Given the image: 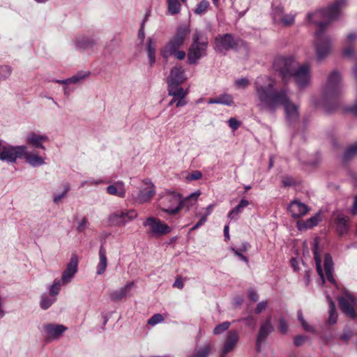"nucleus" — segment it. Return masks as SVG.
<instances>
[{
	"label": "nucleus",
	"mask_w": 357,
	"mask_h": 357,
	"mask_svg": "<svg viewBox=\"0 0 357 357\" xmlns=\"http://www.w3.org/2000/svg\"><path fill=\"white\" fill-rule=\"evenodd\" d=\"M12 68L9 66H0V80H6L12 73Z\"/></svg>",
	"instance_id": "37998d69"
},
{
	"label": "nucleus",
	"mask_w": 357,
	"mask_h": 357,
	"mask_svg": "<svg viewBox=\"0 0 357 357\" xmlns=\"http://www.w3.org/2000/svg\"><path fill=\"white\" fill-rule=\"evenodd\" d=\"M347 0H335L328 7L307 14L308 22L318 26L315 33L314 48L317 61L324 59L330 53L332 47L331 38L324 34L327 26L336 20L342 8L347 5Z\"/></svg>",
	"instance_id": "f03ea898"
},
{
	"label": "nucleus",
	"mask_w": 357,
	"mask_h": 357,
	"mask_svg": "<svg viewBox=\"0 0 357 357\" xmlns=\"http://www.w3.org/2000/svg\"><path fill=\"white\" fill-rule=\"evenodd\" d=\"M99 262L97 265V274L102 275L105 271L107 266V260L106 257V250L103 245H101L99 249Z\"/></svg>",
	"instance_id": "c85d7f7f"
},
{
	"label": "nucleus",
	"mask_w": 357,
	"mask_h": 357,
	"mask_svg": "<svg viewBox=\"0 0 357 357\" xmlns=\"http://www.w3.org/2000/svg\"><path fill=\"white\" fill-rule=\"evenodd\" d=\"M354 333L349 327L344 328L343 333L341 335V339L346 343L353 337Z\"/></svg>",
	"instance_id": "09e8293b"
},
{
	"label": "nucleus",
	"mask_w": 357,
	"mask_h": 357,
	"mask_svg": "<svg viewBox=\"0 0 357 357\" xmlns=\"http://www.w3.org/2000/svg\"><path fill=\"white\" fill-rule=\"evenodd\" d=\"M208 40L201 31L196 29L192 37V43L188 50L187 59L190 65H197L198 61L207 55Z\"/></svg>",
	"instance_id": "39448f33"
},
{
	"label": "nucleus",
	"mask_w": 357,
	"mask_h": 357,
	"mask_svg": "<svg viewBox=\"0 0 357 357\" xmlns=\"http://www.w3.org/2000/svg\"><path fill=\"white\" fill-rule=\"evenodd\" d=\"M356 39H357V33H355V32L350 33L349 34L347 35V37L346 39V43L348 45H350L351 43L355 41Z\"/></svg>",
	"instance_id": "e2e57ef3"
},
{
	"label": "nucleus",
	"mask_w": 357,
	"mask_h": 357,
	"mask_svg": "<svg viewBox=\"0 0 357 357\" xmlns=\"http://www.w3.org/2000/svg\"><path fill=\"white\" fill-rule=\"evenodd\" d=\"M349 218L342 215L339 214L335 221L337 231L340 235H344L349 231Z\"/></svg>",
	"instance_id": "cd10ccee"
},
{
	"label": "nucleus",
	"mask_w": 357,
	"mask_h": 357,
	"mask_svg": "<svg viewBox=\"0 0 357 357\" xmlns=\"http://www.w3.org/2000/svg\"><path fill=\"white\" fill-rule=\"evenodd\" d=\"M212 345L204 344L201 347H196L190 357H208L211 354Z\"/></svg>",
	"instance_id": "473e14b6"
},
{
	"label": "nucleus",
	"mask_w": 357,
	"mask_h": 357,
	"mask_svg": "<svg viewBox=\"0 0 357 357\" xmlns=\"http://www.w3.org/2000/svg\"><path fill=\"white\" fill-rule=\"evenodd\" d=\"M267 305H268L267 301L259 302L255 308V313L256 314L261 313L264 310H266Z\"/></svg>",
	"instance_id": "5fc2aeb1"
},
{
	"label": "nucleus",
	"mask_w": 357,
	"mask_h": 357,
	"mask_svg": "<svg viewBox=\"0 0 357 357\" xmlns=\"http://www.w3.org/2000/svg\"><path fill=\"white\" fill-rule=\"evenodd\" d=\"M357 155V142L349 146L344 153V162L349 161L354 156Z\"/></svg>",
	"instance_id": "c9c22d12"
},
{
	"label": "nucleus",
	"mask_w": 357,
	"mask_h": 357,
	"mask_svg": "<svg viewBox=\"0 0 357 357\" xmlns=\"http://www.w3.org/2000/svg\"><path fill=\"white\" fill-rule=\"evenodd\" d=\"M298 63L292 56L283 57L278 56L275 58L273 63V67L277 71L282 79V86H287L291 79V75L294 73Z\"/></svg>",
	"instance_id": "0eeeda50"
},
{
	"label": "nucleus",
	"mask_w": 357,
	"mask_h": 357,
	"mask_svg": "<svg viewBox=\"0 0 357 357\" xmlns=\"http://www.w3.org/2000/svg\"><path fill=\"white\" fill-rule=\"evenodd\" d=\"M218 104L231 106L234 101L231 95L225 93L218 96Z\"/></svg>",
	"instance_id": "a19ab883"
},
{
	"label": "nucleus",
	"mask_w": 357,
	"mask_h": 357,
	"mask_svg": "<svg viewBox=\"0 0 357 357\" xmlns=\"http://www.w3.org/2000/svg\"><path fill=\"white\" fill-rule=\"evenodd\" d=\"M134 282H129L121 289L110 291V298L114 301H121L129 294L131 289L134 287Z\"/></svg>",
	"instance_id": "b1692460"
},
{
	"label": "nucleus",
	"mask_w": 357,
	"mask_h": 357,
	"mask_svg": "<svg viewBox=\"0 0 357 357\" xmlns=\"http://www.w3.org/2000/svg\"><path fill=\"white\" fill-rule=\"evenodd\" d=\"M295 21V15H283L280 18V22H282L284 26H289L294 24Z\"/></svg>",
	"instance_id": "49530a36"
},
{
	"label": "nucleus",
	"mask_w": 357,
	"mask_h": 357,
	"mask_svg": "<svg viewBox=\"0 0 357 357\" xmlns=\"http://www.w3.org/2000/svg\"><path fill=\"white\" fill-rule=\"evenodd\" d=\"M301 325L305 331L312 333L315 332V328L313 326L309 325L306 321H303V323H301Z\"/></svg>",
	"instance_id": "338daca9"
},
{
	"label": "nucleus",
	"mask_w": 357,
	"mask_h": 357,
	"mask_svg": "<svg viewBox=\"0 0 357 357\" xmlns=\"http://www.w3.org/2000/svg\"><path fill=\"white\" fill-rule=\"evenodd\" d=\"M254 91L256 107L259 112L273 114L283 107L289 123L298 119V106L292 102L287 86L276 88L275 79L268 76H259L254 82Z\"/></svg>",
	"instance_id": "f257e3e1"
},
{
	"label": "nucleus",
	"mask_w": 357,
	"mask_h": 357,
	"mask_svg": "<svg viewBox=\"0 0 357 357\" xmlns=\"http://www.w3.org/2000/svg\"><path fill=\"white\" fill-rule=\"evenodd\" d=\"M274 331V326L272 324L271 316L268 317L264 321H263L259 327L258 334L256 340L257 351L259 352L262 343H264L268 335Z\"/></svg>",
	"instance_id": "f8f14e48"
},
{
	"label": "nucleus",
	"mask_w": 357,
	"mask_h": 357,
	"mask_svg": "<svg viewBox=\"0 0 357 357\" xmlns=\"http://www.w3.org/2000/svg\"><path fill=\"white\" fill-rule=\"evenodd\" d=\"M134 211H116L109 215L108 221L112 226H123L137 217Z\"/></svg>",
	"instance_id": "4468645a"
},
{
	"label": "nucleus",
	"mask_w": 357,
	"mask_h": 357,
	"mask_svg": "<svg viewBox=\"0 0 357 357\" xmlns=\"http://www.w3.org/2000/svg\"><path fill=\"white\" fill-rule=\"evenodd\" d=\"M232 250L234 251L235 255L240 258L241 260H242L246 263H248V259L245 256H244L242 254L243 252L240 251L238 249H234V248H232Z\"/></svg>",
	"instance_id": "69168bd1"
},
{
	"label": "nucleus",
	"mask_w": 357,
	"mask_h": 357,
	"mask_svg": "<svg viewBox=\"0 0 357 357\" xmlns=\"http://www.w3.org/2000/svg\"><path fill=\"white\" fill-rule=\"evenodd\" d=\"M145 187L141 188L136 196L132 195L135 202L139 204L150 202L155 194V185L149 180L144 181Z\"/></svg>",
	"instance_id": "ddd939ff"
},
{
	"label": "nucleus",
	"mask_w": 357,
	"mask_h": 357,
	"mask_svg": "<svg viewBox=\"0 0 357 357\" xmlns=\"http://www.w3.org/2000/svg\"><path fill=\"white\" fill-rule=\"evenodd\" d=\"M249 204L250 202L248 200L242 199L238 204L229 212L227 217L231 220H237L238 215L242 213L243 209L247 207Z\"/></svg>",
	"instance_id": "7c9ffc66"
},
{
	"label": "nucleus",
	"mask_w": 357,
	"mask_h": 357,
	"mask_svg": "<svg viewBox=\"0 0 357 357\" xmlns=\"http://www.w3.org/2000/svg\"><path fill=\"white\" fill-rule=\"evenodd\" d=\"M66 330L67 328L62 324H48L43 326L46 338L49 340L59 338Z\"/></svg>",
	"instance_id": "aec40b11"
},
{
	"label": "nucleus",
	"mask_w": 357,
	"mask_h": 357,
	"mask_svg": "<svg viewBox=\"0 0 357 357\" xmlns=\"http://www.w3.org/2000/svg\"><path fill=\"white\" fill-rule=\"evenodd\" d=\"M295 85L299 91L307 88L311 82V66L308 63H305L298 66L291 75Z\"/></svg>",
	"instance_id": "1a4fd4ad"
},
{
	"label": "nucleus",
	"mask_w": 357,
	"mask_h": 357,
	"mask_svg": "<svg viewBox=\"0 0 357 357\" xmlns=\"http://www.w3.org/2000/svg\"><path fill=\"white\" fill-rule=\"evenodd\" d=\"M241 320L244 321L248 326L255 327V326L256 320L253 316H249L248 317L243 318Z\"/></svg>",
	"instance_id": "052dcab7"
},
{
	"label": "nucleus",
	"mask_w": 357,
	"mask_h": 357,
	"mask_svg": "<svg viewBox=\"0 0 357 357\" xmlns=\"http://www.w3.org/2000/svg\"><path fill=\"white\" fill-rule=\"evenodd\" d=\"M325 275L327 280L332 284L335 282V280L333 278V261L331 256L326 253L324 256V263Z\"/></svg>",
	"instance_id": "bb28decb"
},
{
	"label": "nucleus",
	"mask_w": 357,
	"mask_h": 357,
	"mask_svg": "<svg viewBox=\"0 0 357 357\" xmlns=\"http://www.w3.org/2000/svg\"><path fill=\"white\" fill-rule=\"evenodd\" d=\"M163 321V317L160 314H155L153 315L148 321V324L150 325H155Z\"/></svg>",
	"instance_id": "3c124183"
},
{
	"label": "nucleus",
	"mask_w": 357,
	"mask_h": 357,
	"mask_svg": "<svg viewBox=\"0 0 357 357\" xmlns=\"http://www.w3.org/2000/svg\"><path fill=\"white\" fill-rule=\"evenodd\" d=\"M106 192L109 195H114L120 198H124L126 193L125 184L123 181H118L114 183L108 185L106 188Z\"/></svg>",
	"instance_id": "393cba45"
},
{
	"label": "nucleus",
	"mask_w": 357,
	"mask_h": 357,
	"mask_svg": "<svg viewBox=\"0 0 357 357\" xmlns=\"http://www.w3.org/2000/svg\"><path fill=\"white\" fill-rule=\"evenodd\" d=\"M228 124H229V126L233 130H235L236 129H238V128L240 126V121H237L236 119L234 118H230L229 120H228Z\"/></svg>",
	"instance_id": "4d7b16f0"
},
{
	"label": "nucleus",
	"mask_w": 357,
	"mask_h": 357,
	"mask_svg": "<svg viewBox=\"0 0 357 357\" xmlns=\"http://www.w3.org/2000/svg\"><path fill=\"white\" fill-rule=\"evenodd\" d=\"M168 12L171 15L178 14L181 11V4L179 0H166Z\"/></svg>",
	"instance_id": "72a5a7b5"
},
{
	"label": "nucleus",
	"mask_w": 357,
	"mask_h": 357,
	"mask_svg": "<svg viewBox=\"0 0 357 357\" xmlns=\"http://www.w3.org/2000/svg\"><path fill=\"white\" fill-rule=\"evenodd\" d=\"M78 259L76 255H73L66 268L63 273L61 282L63 284H67L71 282L75 273L77 272Z\"/></svg>",
	"instance_id": "6ab92c4d"
},
{
	"label": "nucleus",
	"mask_w": 357,
	"mask_h": 357,
	"mask_svg": "<svg viewBox=\"0 0 357 357\" xmlns=\"http://www.w3.org/2000/svg\"><path fill=\"white\" fill-rule=\"evenodd\" d=\"M282 183L283 186L284 187H289L294 185L296 184V182L294 181L293 178L289 176L283 177L282 179Z\"/></svg>",
	"instance_id": "603ef678"
},
{
	"label": "nucleus",
	"mask_w": 357,
	"mask_h": 357,
	"mask_svg": "<svg viewBox=\"0 0 357 357\" xmlns=\"http://www.w3.org/2000/svg\"><path fill=\"white\" fill-rule=\"evenodd\" d=\"M239 340V333L236 330L229 331L224 342L220 357H226L231 351Z\"/></svg>",
	"instance_id": "dca6fc26"
},
{
	"label": "nucleus",
	"mask_w": 357,
	"mask_h": 357,
	"mask_svg": "<svg viewBox=\"0 0 357 357\" xmlns=\"http://www.w3.org/2000/svg\"><path fill=\"white\" fill-rule=\"evenodd\" d=\"M185 72L180 66H176L171 69L167 77V84H181L185 80Z\"/></svg>",
	"instance_id": "412c9836"
},
{
	"label": "nucleus",
	"mask_w": 357,
	"mask_h": 357,
	"mask_svg": "<svg viewBox=\"0 0 357 357\" xmlns=\"http://www.w3.org/2000/svg\"><path fill=\"white\" fill-rule=\"evenodd\" d=\"M89 73L87 72V73H77V75L70 77V78H68V84H77L79 82L84 79L86 77H87L89 75Z\"/></svg>",
	"instance_id": "ea45409f"
},
{
	"label": "nucleus",
	"mask_w": 357,
	"mask_h": 357,
	"mask_svg": "<svg viewBox=\"0 0 357 357\" xmlns=\"http://www.w3.org/2000/svg\"><path fill=\"white\" fill-rule=\"evenodd\" d=\"M102 179H91L89 181H86L82 183L81 186H84L85 184H88L89 185H97L101 183H105Z\"/></svg>",
	"instance_id": "864d4df0"
},
{
	"label": "nucleus",
	"mask_w": 357,
	"mask_h": 357,
	"mask_svg": "<svg viewBox=\"0 0 357 357\" xmlns=\"http://www.w3.org/2000/svg\"><path fill=\"white\" fill-rule=\"evenodd\" d=\"M55 301L56 298L54 297H48L45 295H42L40 301V307L43 310H47L55 302Z\"/></svg>",
	"instance_id": "4c0bfd02"
},
{
	"label": "nucleus",
	"mask_w": 357,
	"mask_h": 357,
	"mask_svg": "<svg viewBox=\"0 0 357 357\" xmlns=\"http://www.w3.org/2000/svg\"><path fill=\"white\" fill-rule=\"evenodd\" d=\"M342 89L341 75L338 71L333 70L328 75L326 82L322 89L325 107L328 112H331V109L327 106L328 102H336L337 98L342 93Z\"/></svg>",
	"instance_id": "423d86ee"
},
{
	"label": "nucleus",
	"mask_w": 357,
	"mask_h": 357,
	"mask_svg": "<svg viewBox=\"0 0 357 357\" xmlns=\"http://www.w3.org/2000/svg\"><path fill=\"white\" fill-rule=\"evenodd\" d=\"M97 44L95 38L85 36H80L75 38V47L80 51L92 50Z\"/></svg>",
	"instance_id": "5701e85b"
},
{
	"label": "nucleus",
	"mask_w": 357,
	"mask_h": 357,
	"mask_svg": "<svg viewBox=\"0 0 357 357\" xmlns=\"http://www.w3.org/2000/svg\"><path fill=\"white\" fill-rule=\"evenodd\" d=\"M144 226H149V233L154 236L158 237L170 233L171 227L163 223L160 219L149 217L144 222Z\"/></svg>",
	"instance_id": "9d476101"
},
{
	"label": "nucleus",
	"mask_w": 357,
	"mask_h": 357,
	"mask_svg": "<svg viewBox=\"0 0 357 357\" xmlns=\"http://www.w3.org/2000/svg\"><path fill=\"white\" fill-rule=\"evenodd\" d=\"M199 195V192H193L182 201L180 194L168 192L160 197L159 206L163 212L174 215L178 213L184 205L194 204Z\"/></svg>",
	"instance_id": "20e7f679"
},
{
	"label": "nucleus",
	"mask_w": 357,
	"mask_h": 357,
	"mask_svg": "<svg viewBox=\"0 0 357 357\" xmlns=\"http://www.w3.org/2000/svg\"><path fill=\"white\" fill-rule=\"evenodd\" d=\"M278 330L280 333L282 334H285L288 331V325L287 321L283 317L280 318L279 319V326Z\"/></svg>",
	"instance_id": "8fccbe9b"
},
{
	"label": "nucleus",
	"mask_w": 357,
	"mask_h": 357,
	"mask_svg": "<svg viewBox=\"0 0 357 357\" xmlns=\"http://www.w3.org/2000/svg\"><path fill=\"white\" fill-rule=\"evenodd\" d=\"M250 80L246 77H241L236 79L234 82V85L237 89H245L250 85Z\"/></svg>",
	"instance_id": "a18cd8bd"
},
{
	"label": "nucleus",
	"mask_w": 357,
	"mask_h": 357,
	"mask_svg": "<svg viewBox=\"0 0 357 357\" xmlns=\"http://www.w3.org/2000/svg\"><path fill=\"white\" fill-rule=\"evenodd\" d=\"M146 50L149 64L152 66L155 63V42L152 38H148Z\"/></svg>",
	"instance_id": "2f4dec72"
},
{
	"label": "nucleus",
	"mask_w": 357,
	"mask_h": 357,
	"mask_svg": "<svg viewBox=\"0 0 357 357\" xmlns=\"http://www.w3.org/2000/svg\"><path fill=\"white\" fill-rule=\"evenodd\" d=\"M23 156L25 158L26 162L33 167L45 164V160L42 157L37 154L27 152V149L26 150V153H24Z\"/></svg>",
	"instance_id": "c756f323"
},
{
	"label": "nucleus",
	"mask_w": 357,
	"mask_h": 357,
	"mask_svg": "<svg viewBox=\"0 0 357 357\" xmlns=\"http://www.w3.org/2000/svg\"><path fill=\"white\" fill-rule=\"evenodd\" d=\"M61 280H55L53 284L51 285L50 288V294L52 297H55L59 294L61 290Z\"/></svg>",
	"instance_id": "79ce46f5"
},
{
	"label": "nucleus",
	"mask_w": 357,
	"mask_h": 357,
	"mask_svg": "<svg viewBox=\"0 0 357 357\" xmlns=\"http://www.w3.org/2000/svg\"><path fill=\"white\" fill-rule=\"evenodd\" d=\"M339 305L341 310L351 317L356 316L354 307L357 305V299L351 294H347L339 299Z\"/></svg>",
	"instance_id": "2eb2a0df"
},
{
	"label": "nucleus",
	"mask_w": 357,
	"mask_h": 357,
	"mask_svg": "<svg viewBox=\"0 0 357 357\" xmlns=\"http://www.w3.org/2000/svg\"><path fill=\"white\" fill-rule=\"evenodd\" d=\"M248 296H249V298L253 301H257L258 299H259V296L257 293L256 291H255L254 289H250L248 291Z\"/></svg>",
	"instance_id": "0e129e2a"
},
{
	"label": "nucleus",
	"mask_w": 357,
	"mask_h": 357,
	"mask_svg": "<svg viewBox=\"0 0 357 357\" xmlns=\"http://www.w3.org/2000/svg\"><path fill=\"white\" fill-rule=\"evenodd\" d=\"M307 340V337L303 335H297L294 337V344L297 347L302 346Z\"/></svg>",
	"instance_id": "6e6d98bb"
},
{
	"label": "nucleus",
	"mask_w": 357,
	"mask_h": 357,
	"mask_svg": "<svg viewBox=\"0 0 357 357\" xmlns=\"http://www.w3.org/2000/svg\"><path fill=\"white\" fill-rule=\"evenodd\" d=\"M167 91L169 96L178 98L176 107H183L187 104L185 96L188 92L180 84H167Z\"/></svg>",
	"instance_id": "f3484780"
},
{
	"label": "nucleus",
	"mask_w": 357,
	"mask_h": 357,
	"mask_svg": "<svg viewBox=\"0 0 357 357\" xmlns=\"http://www.w3.org/2000/svg\"><path fill=\"white\" fill-rule=\"evenodd\" d=\"M231 323L229 321H225L217 325L213 329L214 335H220L223 332L226 331L230 326Z\"/></svg>",
	"instance_id": "c03bdc74"
},
{
	"label": "nucleus",
	"mask_w": 357,
	"mask_h": 357,
	"mask_svg": "<svg viewBox=\"0 0 357 357\" xmlns=\"http://www.w3.org/2000/svg\"><path fill=\"white\" fill-rule=\"evenodd\" d=\"M138 38L141 40V43H142L145 38V32H144V21H142L140 25V29L138 31Z\"/></svg>",
	"instance_id": "680f3d73"
},
{
	"label": "nucleus",
	"mask_w": 357,
	"mask_h": 357,
	"mask_svg": "<svg viewBox=\"0 0 357 357\" xmlns=\"http://www.w3.org/2000/svg\"><path fill=\"white\" fill-rule=\"evenodd\" d=\"M209 6V2L206 0L202 1L196 8L195 13L198 15H201L206 12Z\"/></svg>",
	"instance_id": "de8ad7c7"
},
{
	"label": "nucleus",
	"mask_w": 357,
	"mask_h": 357,
	"mask_svg": "<svg viewBox=\"0 0 357 357\" xmlns=\"http://www.w3.org/2000/svg\"><path fill=\"white\" fill-rule=\"evenodd\" d=\"M87 220L86 218H82V220L79 222L78 226L77 227V230L78 232H84L86 228Z\"/></svg>",
	"instance_id": "bf43d9fd"
},
{
	"label": "nucleus",
	"mask_w": 357,
	"mask_h": 357,
	"mask_svg": "<svg viewBox=\"0 0 357 357\" xmlns=\"http://www.w3.org/2000/svg\"><path fill=\"white\" fill-rule=\"evenodd\" d=\"M214 45L216 50L222 52L236 48L237 43L234 40L233 35L225 33L218 35L215 38Z\"/></svg>",
	"instance_id": "9b49d317"
},
{
	"label": "nucleus",
	"mask_w": 357,
	"mask_h": 357,
	"mask_svg": "<svg viewBox=\"0 0 357 357\" xmlns=\"http://www.w3.org/2000/svg\"><path fill=\"white\" fill-rule=\"evenodd\" d=\"M329 299V317L328 319V323L330 324H334L337 321V314L335 310V303L328 298Z\"/></svg>",
	"instance_id": "e433bc0d"
},
{
	"label": "nucleus",
	"mask_w": 357,
	"mask_h": 357,
	"mask_svg": "<svg viewBox=\"0 0 357 357\" xmlns=\"http://www.w3.org/2000/svg\"><path fill=\"white\" fill-rule=\"evenodd\" d=\"M320 221V215L319 213H317L315 215L310 218L309 219L306 220L305 221L303 222L302 224L305 228H312L316 225H318L319 222ZM298 225L299 228L301 229V222H298Z\"/></svg>",
	"instance_id": "f704fd0d"
},
{
	"label": "nucleus",
	"mask_w": 357,
	"mask_h": 357,
	"mask_svg": "<svg viewBox=\"0 0 357 357\" xmlns=\"http://www.w3.org/2000/svg\"><path fill=\"white\" fill-rule=\"evenodd\" d=\"M202 173L199 170H196V171L192 172L187 177V178L188 180H199V179L202 178Z\"/></svg>",
	"instance_id": "13d9d810"
},
{
	"label": "nucleus",
	"mask_w": 357,
	"mask_h": 357,
	"mask_svg": "<svg viewBox=\"0 0 357 357\" xmlns=\"http://www.w3.org/2000/svg\"><path fill=\"white\" fill-rule=\"evenodd\" d=\"M283 13L284 9L281 6H276L273 7L272 15L275 24H279L280 22V18L284 15Z\"/></svg>",
	"instance_id": "58836bf2"
},
{
	"label": "nucleus",
	"mask_w": 357,
	"mask_h": 357,
	"mask_svg": "<svg viewBox=\"0 0 357 357\" xmlns=\"http://www.w3.org/2000/svg\"><path fill=\"white\" fill-rule=\"evenodd\" d=\"M318 240L315 239L314 241L313 247H312V252L314 254V258L316 264V269L318 275H319L321 280H322V283H325V276L321 268V258L319 252V245H318Z\"/></svg>",
	"instance_id": "a878e982"
},
{
	"label": "nucleus",
	"mask_w": 357,
	"mask_h": 357,
	"mask_svg": "<svg viewBox=\"0 0 357 357\" xmlns=\"http://www.w3.org/2000/svg\"><path fill=\"white\" fill-rule=\"evenodd\" d=\"M288 208L294 219L305 215L309 211L307 205L296 199L291 202Z\"/></svg>",
	"instance_id": "4be33fe9"
},
{
	"label": "nucleus",
	"mask_w": 357,
	"mask_h": 357,
	"mask_svg": "<svg viewBox=\"0 0 357 357\" xmlns=\"http://www.w3.org/2000/svg\"><path fill=\"white\" fill-rule=\"evenodd\" d=\"M66 196V192H62L61 194L54 195V198H53V202L55 204H58Z\"/></svg>",
	"instance_id": "774afa93"
},
{
	"label": "nucleus",
	"mask_w": 357,
	"mask_h": 357,
	"mask_svg": "<svg viewBox=\"0 0 357 357\" xmlns=\"http://www.w3.org/2000/svg\"><path fill=\"white\" fill-rule=\"evenodd\" d=\"M26 149V146L3 144L2 141L0 140V160L8 163H15L18 158L23 157Z\"/></svg>",
	"instance_id": "6e6552de"
},
{
	"label": "nucleus",
	"mask_w": 357,
	"mask_h": 357,
	"mask_svg": "<svg viewBox=\"0 0 357 357\" xmlns=\"http://www.w3.org/2000/svg\"><path fill=\"white\" fill-rule=\"evenodd\" d=\"M190 33V29L186 25H180L176 28L175 35L160 50V54L166 61L174 55L177 59L183 60L185 57V52L179 50L183 46L185 38Z\"/></svg>",
	"instance_id": "7ed1b4c3"
},
{
	"label": "nucleus",
	"mask_w": 357,
	"mask_h": 357,
	"mask_svg": "<svg viewBox=\"0 0 357 357\" xmlns=\"http://www.w3.org/2000/svg\"><path fill=\"white\" fill-rule=\"evenodd\" d=\"M49 141V137L46 135H39L35 132L28 133L26 137V142L31 147L38 149L45 150V147L43 143Z\"/></svg>",
	"instance_id": "a211bd4d"
}]
</instances>
